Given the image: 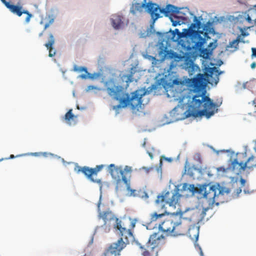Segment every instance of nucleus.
<instances>
[{
  "label": "nucleus",
  "mask_w": 256,
  "mask_h": 256,
  "mask_svg": "<svg viewBox=\"0 0 256 256\" xmlns=\"http://www.w3.org/2000/svg\"><path fill=\"white\" fill-rule=\"evenodd\" d=\"M229 166L230 170L236 175L240 174L246 168L244 162H239L238 158L234 159Z\"/></svg>",
  "instance_id": "f8f14e48"
},
{
  "label": "nucleus",
  "mask_w": 256,
  "mask_h": 256,
  "mask_svg": "<svg viewBox=\"0 0 256 256\" xmlns=\"http://www.w3.org/2000/svg\"><path fill=\"white\" fill-rule=\"evenodd\" d=\"M240 32H241V34H240V36H248L249 34L248 32H244V30H242V28L240 29Z\"/></svg>",
  "instance_id": "f704fd0d"
},
{
  "label": "nucleus",
  "mask_w": 256,
  "mask_h": 256,
  "mask_svg": "<svg viewBox=\"0 0 256 256\" xmlns=\"http://www.w3.org/2000/svg\"><path fill=\"white\" fill-rule=\"evenodd\" d=\"M165 52L164 58H166L180 60L181 58L180 56L172 50H166Z\"/></svg>",
  "instance_id": "b1692460"
},
{
  "label": "nucleus",
  "mask_w": 256,
  "mask_h": 256,
  "mask_svg": "<svg viewBox=\"0 0 256 256\" xmlns=\"http://www.w3.org/2000/svg\"><path fill=\"white\" fill-rule=\"evenodd\" d=\"M105 86L108 94L119 102L118 105L114 106V110L124 108L128 105L130 106L133 110H138L141 108L143 103L142 97L146 93L144 89H140L132 92L130 95L124 92L122 86L116 85L114 81L112 79L105 82Z\"/></svg>",
  "instance_id": "f03ea898"
},
{
  "label": "nucleus",
  "mask_w": 256,
  "mask_h": 256,
  "mask_svg": "<svg viewBox=\"0 0 256 256\" xmlns=\"http://www.w3.org/2000/svg\"><path fill=\"white\" fill-rule=\"evenodd\" d=\"M181 191L186 192L188 194H186V196H188L189 194H193L196 191V188L192 184H188L186 183H184L182 184Z\"/></svg>",
  "instance_id": "aec40b11"
},
{
  "label": "nucleus",
  "mask_w": 256,
  "mask_h": 256,
  "mask_svg": "<svg viewBox=\"0 0 256 256\" xmlns=\"http://www.w3.org/2000/svg\"><path fill=\"white\" fill-rule=\"evenodd\" d=\"M50 24H46L44 26V30H46L48 26H49Z\"/></svg>",
  "instance_id": "c03bdc74"
},
{
  "label": "nucleus",
  "mask_w": 256,
  "mask_h": 256,
  "mask_svg": "<svg viewBox=\"0 0 256 256\" xmlns=\"http://www.w3.org/2000/svg\"><path fill=\"white\" fill-rule=\"evenodd\" d=\"M194 23L192 24L191 27L194 28H197L199 30L201 28L202 24L200 20H199L196 16H194Z\"/></svg>",
  "instance_id": "bb28decb"
},
{
  "label": "nucleus",
  "mask_w": 256,
  "mask_h": 256,
  "mask_svg": "<svg viewBox=\"0 0 256 256\" xmlns=\"http://www.w3.org/2000/svg\"><path fill=\"white\" fill-rule=\"evenodd\" d=\"M144 256H157L158 252L154 251V250H151L149 248L143 253Z\"/></svg>",
  "instance_id": "cd10ccee"
},
{
  "label": "nucleus",
  "mask_w": 256,
  "mask_h": 256,
  "mask_svg": "<svg viewBox=\"0 0 256 256\" xmlns=\"http://www.w3.org/2000/svg\"><path fill=\"white\" fill-rule=\"evenodd\" d=\"M250 67L252 69L256 67V63L255 62H252L250 65Z\"/></svg>",
  "instance_id": "a19ab883"
},
{
  "label": "nucleus",
  "mask_w": 256,
  "mask_h": 256,
  "mask_svg": "<svg viewBox=\"0 0 256 256\" xmlns=\"http://www.w3.org/2000/svg\"><path fill=\"white\" fill-rule=\"evenodd\" d=\"M136 72V70L134 68H132L128 74H123L121 78L122 80L126 82L128 86L130 82L134 81L133 76Z\"/></svg>",
  "instance_id": "6ab92c4d"
},
{
  "label": "nucleus",
  "mask_w": 256,
  "mask_h": 256,
  "mask_svg": "<svg viewBox=\"0 0 256 256\" xmlns=\"http://www.w3.org/2000/svg\"><path fill=\"white\" fill-rule=\"evenodd\" d=\"M202 46L200 50H198L200 52L201 56L204 58H208L211 52L209 51L208 48L202 49Z\"/></svg>",
  "instance_id": "c756f323"
},
{
  "label": "nucleus",
  "mask_w": 256,
  "mask_h": 256,
  "mask_svg": "<svg viewBox=\"0 0 256 256\" xmlns=\"http://www.w3.org/2000/svg\"><path fill=\"white\" fill-rule=\"evenodd\" d=\"M240 182L242 186H244L246 184V181L244 178H241L240 180Z\"/></svg>",
  "instance_id": "e433bc0d"
},
{
  "label": "nucleus",
  "mask_w": 256,
  "mask_h": 256,
  "mask_svg": "<svg viewBox=\"0 0 256 256\" xmlns=\"http://www.w3.org/2000/svg\"><path fill=\"white\" fill-rule=\"evenodd\" d=\"M246 168L251 170L256 167V157L253 155L251 156L244 162Z\"/></svg>",
  "instance_id": "4be33fe9"
},
{
  "label": "nucleus",
  "mask_w": 256,
  "mask_h": 256,
  "mask_svg": "<svg viewBox=\"0 0 256 256\" xmlns=\"http://www.w3.org/2000/svg\"><path fill=\"white\" fill-rule=\"evenodd\" d=\"M77 116L72 114V110H70L64 116V120L69 125L74 124L76 123Z\"/></svg>",
  "instance_id": "a211bd4d"
},
{
  "label": "nucleus",
  "mask_w": 256,
  "mask_h": 256,
  "mask_svg": "<svg viewBox=\"0 0 256 256\" xmlns=\"http://www.w3.org/2000/svg\"><path fill=\"white\" fill-rule=\"evenodd\" d=\"M190 37L192 44L188 46L195 50H200L202 46L210 38L207 32H204L202 30H194L190 29H184L182 32H180L176 34V40L178 42L182 38Z\"/></svg>",
  "instance_id": "0eeeda50"
},
{
  "label": "nucleus",
  "mask_w": 256,
  "mask_h": 256,
  "mask_svg": "<svg viewBox=\"0 0 256 256\" xmlns=\"http://www.w3.org/2000/svg\"><path fill=\"white\" fill-rule=\"evenodd\" d=\"M254 148L256 150V140L254 141Z\"/></svg>",
  "instance_id": "de8ad7c7"
},
{
  "label": "nucleus",
  "mask_w": 256,
  "mask_h": 256,
  "mask_svg": "<svg viewBox=\"0 0 256 256\" xmlns=\"http://www.w3.org/2000/svg\"><path fill=\"white\" fill-rule=\"evenodd\" d=\"M100 90L101 88H98L96 86H88L87 91H89V90Z\"/></svg>",
  "instance_id": "473e14b6"
},
{
  "label": "nucleus",
  "mask_w": 256,
  "mask_h": 256,
  "mask_svg": "<svg viewBox=\"0 0 256 256\" xmlns=\"http://www.w3.org/2000/svg\"><path fill=\"white\" fill-rule=\"evenodd\" d=\"M242 42L240 36H238L236 38L230 42L226 46V50L234 52L238 49V44L240 42ZM242 42H244L242 41Z\"/></svg>",
  "instance_id": "f3484780"
},
{
  "label": "nucleus",
  "mask_w": 256,
  "mask_h": 256,
  "mask_svg": "<svg viewBox=\"0 0 256 256\" xmlns=\"http://www.w3.org/2000/svg\"><path fill=\"white\" fill-rule=\"evenodd\" d=\"M181 196V194L178 192L173 191H163L160 194L156 200V206L160 207L162 210L160 214L154 212L151 214V222H155L158 219L161 218L166 213L165 208L166 204H168L170 206L176 207V204H178V202Z\"/></svg>",
  "instance_id": "423d86ee"
},
{
  "label": "nucleus",
  "mask_w": 256,
  "mask_h": 256,
  "mask_svg": "<svg viewBox=\"0 0 256 256\" xmlns=\"http://www.w3.org/2000/svg\"><path fill=\"white\" fill-rule=\"evenodd\" d=\"M222 72H218L216 68H206L204 73L196 74L192 78H187L182 82L178 79L172 81L173 84H184L191 90L195 92H202L200 94H196L192 98V110L185 112L186 117L192 116L194 118L206 116L210 118L214 113L216 104L210 98L206 96L203 91L208 84L216 85L219 81V76Z\"/></svg>",
  "instance_id": "f257e3e1"
},
{
  "label": "nucleus",
  "mask_w": 256,
  "mask_h": 256,
  "mask_svg": "<svg viewBox=\"0 0 256 256\" xmlns=\"http://www.w3.org/2000/svg\"><path fill=\"white\" fill-rule=\"evenodd\" d=\"M242 192V189L241 188H238L236 190V193L237 194H240Z\"/></svg>",
  "instance_id": "79ce46f5"
},
{
  "label": "nucleus",
  "mask_w": 256,
  "mask_h": 256,
  "mask_svg": "<svg viewBox=\"0 0 256 256\" xmlns=\"http://www.w3.org/2000/svg\"><path fill=\"white\" fill-rule=\"evenodd\" d=\"M80 78H86V74H82L80 76Z\"/></svg>",
  "instance_id": "a18cd8bd"
},
{
  "label": "nucleus",
  "mask_w": 256,
  "mask_h": 256,
  "mask_svg": "<svg viewBox=\"0 0 256 256\" xmlns=\"http://www.w3.org/2000/svg\"><path fill=\"white\" fill-rule=\"evenodd\" d=\"M165 243V238L162 234L154 233L150 235L146 244V247L151 250H154L156 247L160 246Z\"/></svg>",
  "instance_id": "9b49d317"
},
{
  "label": "nucleus",
  "mask_w": 256,
  "mask_h": 256,
  "mask_svg": "<svg viewBox=\"0 0 256 256\" xmlns=\"http://www.w3.org/2000/svg\"><path fill=\"white\" fill-rule=\"evenodd\" d=\"M1 1H2V0H1Z\"/></svg>",
  "instance_id": "6e6d98bb"
},
{
  "label": "nucleus",
  "mask_w": 256,
  "mask_h": 256,
  "mask_svg": "<svg viewBox=\"0 0 256 256\" xmlns=\"http://www.w3.org/2000/svg\"><path fill=\"white\" fill-rule=\"evenodd\" d=\"M107 170L112 176L116 183V188L118 190L121 187L122 182L126 184V190L130 196H137L146 199L148 198V194L143 190H134L130 188V178L132 168L131 166H126L123 168L122 166H116L114 164H110Z\"/></svg>",
  "instance_id": "20e7f679"
},
{
  "label": "nucleus",
  "mask_w": 256,
  "mask_h": 256,
  "mask_svg": "<svg viewBox=\"0 0 256 256\" xmlns=\"http://www.w3.org/2000/svg\"><path fill=\"white\" fill-rule=\"evenodd\" d=\"M170 32H172L176 34H177L178 32H180V30L178 28H176L174 30L170 31Z\"/></svg>",
  "instance_id": "58836bf2"
},
{
  "label": "nucleus",
  "mask_w": 256,
  "mask_h": 256,
  "mask_svg": "<svg viewBox=\"0 0 256 256\" xmlns=\"http://www.w3.org/2000/svg\"><path fill=\"white\" fill-rule=\"evenodd\" d=\"M252 102V104L254 106V107L256 108V100H254ZM255 113L256 114V110H255Z\"/></svg>",
  "instance_id": "37998d69"
},
{
  "label": "nucleus",
  "mask_w": 256,
  "mask_h": 256,
  "mask_svg": "<svg viewBox=\"0 0 256 256\" xmlns=\"http://www.w3.org/2000/svg\"><path fill=\"white\" fill-rule=\"evenodd\" d=\"M52 22H53V20H50V23H52Z\"/></svg>",
  "instance_id": "3c124183"
},
{
  "label": "nucleus",
  "mask_w": 256,
  "mask_h": 256,
  "mask_svg": "<svg viewBox=\"0 0 256 256\" xmlns=\"http://www.w3.org/2000/svg\"><path fill=\"white\" fill-rule=\"evenodd\" d=\"M218 172H227L228 171H230V166L228 168H225L223 167H220V168H218Z\"/></svg>",
  "instance_id": "2f4dec72"
},
{
  "label": "nucleus",
  "mask_w": 256,
  "mask_h": 256,
  "mask_svg": "<svg viewBox=\"0 0 256 256\" xmlns=\"http://www.w3.org/2000/svg\"><path fill=\"white\" fill-rule=\"evenodd\" d=\"M185 168V170H186V165L184 166Z\"/></svg>",
  "instance_id": "5fc2aeb1"
},
{
  "label": "nucleus",
  "mask_w": 256,
  "mask_h": 256,
  "mask_svg": "<svg viewBox=\"0 0 256 256\" xmlns=\"http://www.w3.org/2000/svg\"><path fill=\"white\" fill-rule=\"evenodd\" d=\"M98 216L100 218H102L104 220L105 224L107 221L110 220L114 218L112 213L110 210L100 212Z\"/></svg>",
  "instance_id": "412c9836"
},
{
  "label": "nucleus",
  "mask_w": 256,
  "mask_h": 256,
  "mask_svg": "<svg viewBox=\"0 0 256 256\" xmlns=\"http://www.w3.org/2000/svg\"><path fill=\"white\" fill-rule=\"evenodd\" d=\"M111 20L112 26L116 29L119 28L122 23V17L119 15L114 16Z\"/></svg>",
  "instance_id": "5701e85b"
},
{
  "label": "nucleus",
  "mask_w": 256,
  "mask_h": 256,
  "mask_svg": "<svg viewBox=\"0 0 256 256\" xmlns=\"http://www.w3.org/2000/svg\"><path fill=\"white\" fill-rule=\"evenodd\" d=\"M216 44L212 42L208 44V48H208V50L210 51V52H212V51L216 48Z\"/></svg>",
  "instance_id": "7c9ffc66"
},
{
  "label": "nucleus",
  "mask_w": 256,
  "mask_h": 256,
  "mask_svg": "<svg viewBox=\"0 0 256 256\" xmlns=\"http://www.w3.org/2000/svg\"><path fill=\"white\" fill-rule=\"evenodd\" d=\"M142 169L144 170L145 171L148 173L150 170H152V168H145V167H143L142 168Z\"/></svg>",
  "instance_id": "4c0bfd02"
},
{
  "label": "nucleus",
  "mask_w": 256,
  "mask_h": 256,
  "mask_svg": "<svg viewBox=\"0 0 256 256\" xmlns=\"http://www.w3.org/2000/svg\"><path fill=\"white\" fill-rule=\"evenodd\" d=\"M210 209V207H202V206H198L194 210L193 214L198 221L202 220L206 215V212Z\"/></svg>",
  "instance_id": "4468645a"
},
{
  "label": "nucleus",
  "mask_w": 256,
  "mask_h": 256,
  "mask_svg": "<svg viewBox=\"0 0 256 256\" xmlns=\"http://www.w3.org/2000/svg\"><path fill=\"white\" fill-rule=\"evenodd\" d=\"M43 32H40V34H39V36L40 37L42 36V35H43Z\"/></svg>",
  "instance_id": "09e8293b"
},
{
  "label": "nucleus",
  "mask_w": 256,
  "mask_h": 256,
  "mask_svg": "<svg viewBox=\"0 0 256 256\" xmlns=\"http://www.w3.org/2000/svg\"><path fill=\"white\" fill-rule=\"evenodd\" d=\"M246 20L249 23L252 22V19L249 15L247 16Z\"/></svg>",
  "instance_id": "ea45409f"
},
{
  "label": "nucleus",
  "mask_w": 256,
  "mask_h": 256,
  "mask_svg": "<svg viewBox=\"0 0 256 256\" xmlns=\"http://www.w3.org/2000/svg\"><path fill=\"white\" fill-rule=\"evenodd\" d=\"M200 254H202V256L203 255V253H202V252H201Z\"/></svg>",
  "instance_id": "864d4df0"
},
{
  "label": "nucleus",
  "mask_w": 256,
  "mask_h": 256,
  "mask_svg": "<svg viewBox=\"0 0 256 256\" xmlns=\"http://www.w3.org/2000/svg\"><path fill=\"white\" fill-rule=\"evenodd\" d=\"M252 57L256 58V48H252Z\"/></svg>",
  "instance_id": "c9c22d12"
},
{
  "label": "nucleus",
  "mask_w": 256,
  "mask_h": 256,
  "mask_svg": "<svg viewBox=\"0 0 256 256\" xmlns=\"http://www.w3.org/2000/svg\"><path fill=\"white\" fill-rule=\"evenodd\" d=\"M173 226L174 228L172 235L174 236L184 234L188 229L186 226H183L182 222H174Z\"/></svg>",
  "instance_id": "dca6fc26"
},
{
  "label": "nucleus",
  "mask_w": 256,
  "mask_h": 256,
  "mask_svg": "<svg viewBox=\"0 0 256 256\" xmlns=\"http://www.w3.org/2000/svg\"><path fill=\"white\" fill-rule=\"evenodd\" d=\"M55 42V39L54 35L52 33L48 34V42L44 44V46L47 50H49L48 56L52 57L55 56L56 50L54 48V44Z\"/></svg>",
  "instance_id": "2eb2a0df"
},
{
  "label": "nucleus",
  "mask_w": 256,
  "mask_h": 256,
  "mask_svg": "<svg viewBox=\"0 0 256 256\" xmlns=\"http://www.w3.org/2000/svg\"><path fill=\"white\" fill-rule=\"evenodd\" d=\"M14 155H12H12H10V158H14Z\"/></svg>",
  "instance_id": "8fccbe9b"
},
{
  "label": "nucleus",
  "mask_w": 256,
  "mask_h": 256,
  "mask_svg": "<svg viewBox=\"0 0 256 256\" xmlns=\"http://www.w3.org/2000/svg\"><path fill=\"white\" fill-rule=\"evenodd\" d=\"M2 2L12 14L18 16H20L23 14H26L28 16L26 18V22H30L32 15L28 10H22V6L10 4V2H8L6 0H2Z\"/></svg>",
  "instance_id": "9d476101"
},
{
  "label": "nucleus",
  "mask_w": 256,
  "mask_h": 256,
  "mask_svg": "<svg viewBox=\"0 0 256 256\" xmlns=\"http://www.w3.org/2000/svg\"><path fill=\"white\" fill-rule=\"evenodd\" d=\"M194 64L192 60L188 58H186L184 62L182 64L183 68L186 70Z\"/></svg>",
  "instance_id": "a878e982"
},
{
  "label": "nucleus",
  "mask_w": 256,
  "mask_h": 256,
  "mask_svg": "<svg viewBox=\"0 0 256 256\" xmlns=\"http://www.w3.org/2000/svg\"><path fill=\"white\" fill-rule=\"evenodd\" d=\"M34 156H38V153H34Z\"/></svg>",
  "instance_id": "603ef678"
},
{
  "label": "nucleus",
  "mask_w": 256,
  "mask_h": 256,
  "mask_svg": "<svg viewBox=\"0 0 256 256\" xmlns=\"http://www.w3.org/2000/svg\"><path fill=\"white\" fill-rule=\"evenodd\" d=\"M203 190V198L209 205L213 204L218 200L219 196L220 194L224 195V192L222 188H220L216 186L210 184L204 186L200 190L201 192Z\"/></svg>",
  "instance_id": "6e6552de"
},
{
  "label": "nucleus",
  "mask_w": 256,
  "mask_h": 256,
  "mask_svg": "<svg viewBox=\"0 0 256 256\" xmlns=\"http://www.w3.org/2000/svg\"><path fill=\"white\" fill-rule=\"evenodd\" d=\"M73 70L76 72H84L86 74H89L87 70V68L84 66H78L76 65H74L73 68Z\"/></svg>",
  "instance_id": "c85d7f7f"
},
{
  "label": "nucleus",
  "mask_w": 256,
  "mask_h": 256,
  "mask_svg": "<svg viewBox=\"0 0 256 256\" xmlns=\"http://www.w3.org/2000/svg\"><path fill=\"white\" fill-rule=\"evenodd\" d=\"M174 222L172 220H166L158 224L159 230L164 232L166 233L167 234H172L174 228Z\"/></svg>",
  "instance_id": "ddd939ff"
},
{
  "label": "nucleus",
  "mask_w": 256,
  "mask_h": 256,
  "mask_svg": "<svg viewBox=\"0 0 256 256\" xmlns=\"http://www.w3.org/2000/svg\"><path fill=\"white\" fill-rule=\"evenodd\" d=\"M244 191L245 194H249V193H250V192H249L248 191H247L246 189H244Z\"/></svg>",
  "instance_id": "49530a36"
},
{
  "label": "nucleus",
  "mask_w": 256,
  "mask_h": 256,
  "mask_svg": "<svg viewBox=\"0 0 256 256\" xmlns=\"http://www.w3.org/2000/svg\"><path fill=\"white\" fill-rule=\"evenodd\" d=\"M190 76L196 74V72L200 71V68L197 65L194 64L186 70Z\"/></svg>",
  "instance_id": "393cba45"
},
{
  "label": "nucleus",
  "mask_w": 256,
  "mask_h": 256,
  "mask_svg": "<svg viewBox=\"0 0 256 256\" xmlns=\"http://www.w3.org/2000/svg\"><path fill=\"white\" fill-rule=\"evenodd\" d=\"M140 2H136L132 6L130 12L133 14L137 16L144 12V8H147V12L150 14L152 20V24L160 18V14H164L166 16H169L172 26H176L180 25V21L175 16L180 13V9L172 4H168L166 8H161L156 4L149 2L146 4V0H138Z\"/></svg>",
  "instance_id": "7ed1b4c3"
},
{
  "label": "nucleus",
  "mask_w": 256,
  "mask_h": 256,
  "mask_svg": "<svg viewBox=\"0 0 256 256\" xmlns=\"http://www.w3.org/2000/svg\"><path fill=\"white\" fill-rule=\"evenodd\" d=\"M105 165L104 164H100L96 166L94 168H90L86 166L81 167L78 166L74 169L78 173L82 172L92 182L101 184V180L100 179H94V176H96L98 172Z\"/></svg>",
  "instance_id": "1a4fd4ad"
},
{
  "label": "nucleus",
  "mask_w": 256,
  "mask_h": 256,
  "mask_svg": "<svg viewBox=\"0 0 256 256\" xmlns=\"http://www.w3.org/2000/svg\"><path fill=\"white\" fill-rule=\"evenodd\" d=\"M130 227H128L126 222L116 218V228L120 232L121 238L116 242L112 244L101 256H116L120 255V251L129 243L128 239L132 238L131 229L135 226V223L130 222Z\"/></svg>",
  "instance_id": "39448f33"
},
{
  "label": "nucleus",
  "mask_w": 256,
  "mask_h": 256,
  "mask_svg": "<svg viewBox=\"0 0 256 256\" xmlns=\"http://www.w3.org/2000/svg\"><path fill=\"white\" fill-rule=\"evenodd\" d=\"M171 32V35H172V36H171L172 40V42H178V40H176V34L172 32Z\"/></svg>",
  "instance_id": "72a5a7b5"
}]
</instances>
